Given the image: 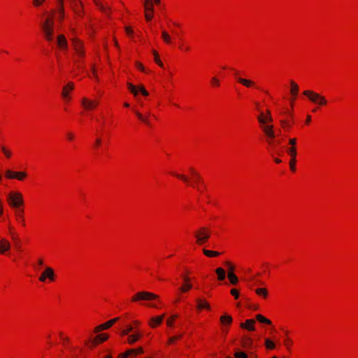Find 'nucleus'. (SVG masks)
Wrapping results in <instances>:
<instances>
[{"label": "nucleus", "mask_w": 358, "mask_h": 358, "mask_svg": "<svg viewBox=\"0 0 358 358\" xmlns=\"http://www.w3.org/2000/svg\"><path fill=\"white\" fill-rule=\"evenodd\" d=\"M231 294L234 296L235 299H238L239 296L238 291L236 289H231Z\"/></svg>", "instance_id": "50"}, {"label": "nucleus", "mask_w": 358, "mask_h": 358, "mask_svg": "<svg viewBox=\"0 0 358 358\" xmlns=\"http://www.w3.org/2000/svg\"><path fill=\"white\" fill-rule=\"evenodd\" d=\"M178 317L177 315H173V316H171V317L168 318L167 320H166V324L169 327H172L173 326V320Z\"/></svg>", "instance_id": "46"}, {"label": "nucleus", "mask_w": 358, "mask_h": 358, "mask_svg": "<svg viewBox=\"0 0 358 358\" xmlns=\"http://www.w3.org/2000/svg\"><path fill=\"white\" fill-rule=\"evenodd\" d=\"M6 176L9 179H14L15 178V172L10 170H7L6 171Z\"/></svg>", "instance_id": "44"}, {"label": "nucleus", "mask_w": 358, "mask_h": 358, "mask_svg": "<svg viewBox=\"0 0 358 358\" xmlns=\"http://www.w3.org/2000/svg\"><path fill=\"white\" fill-rule=\"evenodd\" d=\"M212 83L215 85V86H218L220 84L219 80L216 77H213L211 79Z\"/></svg>", "instance_id": "54"}, {"label": "nucleus", "mask_w": 358, "mask_h": 358, "mask_svg": "<svg viewBox=\"0 0 358 358\" xmlns=\"http://www.w3.org/2000/svg\"><path fill=\"white\" fill-rule=\"evenodd\" d=\"M226 266H227V273H234L235 267L230 262H225Z\"/></svg>", "instance_id": "40"}, {"label": "nucleus", "mask_w": 358, "mask_h": 358, "mask_svg": "<svg viewBox=\"0 0 358 358\" xmlns=\"http://www.w3.org/2000/svg\"><path fill=\"white\" fill-rule=\"evenodd\" d=\"M154 57H155V62L161 67H163V63L161 62L159 57V55L156 51H153Z\"/></svg>", "instance_id": "43"}, {"label": "nucleus", "mask_w": 358, "mask_h": 358, "mask_svg": "<svg viewBox=\"0 0 358 358\" xmlns=\"http://www.w3.org/2000/svg\"><path fill=\"white\" fill-rule=\"evenodd\" d=\"M141 337V334L139 333H135L132 335L129 336L128 337V343L129 344H133L136 342Z\"/></svg>", "instance_id": "26"}, {"label": "nucleus", "mask_w": 358, "mask_h": 358, "mask_svg": "<svg viewBox=\"0 0 358 358\" xmlns=\"http://www.w3.org/2000/svg\"><path fill=\"white\" fill-rule=\"evenodd\" d=\"M73 45L74 49H75L77 55L80 57H84L85 52H84V50L83 49V45H82L81 42L79 40H78V39H73Z\"/></svg>", "instance_id": "14"}, {"label": "nucleus", "mask_w": 358, "mask_h": 358, "mask_svg": "<svg viewBox=\"0 0 358 358\" xmlns=\"http://www.w3.org/2000/svg\"><path fill=\"white\" fill-rule=\"evenodd\" d=\"M136 67L139 69L141 71L145 72V69L141 63L136 62Z\"/></svg>", "instance_id": "56"}, {"label": "nucleus", "mask_w": 358, "mask_h": 358, "mask_svg": "<svg viewBox=\"0 0 358 358\" xmlns=\"http://www.w3.org/2000/svg\"><path fill=\"white\" fill-rule=\"evenodd\" d=\"M196 302H197V308L199 309H202V308H206L208 310L210 309V305L206 301H204L200 299H198L196 300Z\"/></svg>", "instance_id": "27"}, {"label": "nucleus", "mask_w": 358, "mask_h": 358, "mask_svg": "<svg viewBox=\"0 0 358 358\" xmlns=\"http://www.w3.org/2000/svg\"><path fill=\"white\" fill-rule=\"evenodd\" d=\"M255 323V321L254 320H246L244 323H241L240 324L241 327L243 329H246L249 331H254L255 327L254 324Z\"/></svg>", "instance_id": "19"}, {"label": "nucleus", "mask_w": 358, "mask_h": 358, "mask_svg": "<svg viewBox=\"0 0 358 358\" xmlns=\"http://www.w3.org/2000/svg\"><path fill=\"white\" fill-rule=\"evenodd\" d=\"M181 336H182V335H178V336H176L171 337V338H169L168 343H169V344L173 343V342H175L177 339H178V338H181Z\"/></svg>", "instance_id": "49"}, {"label": "nucleus", "mask_w": 358, "mask_h": 358, "mask_svg": "<svg viewBox=\"0 0 358 358\" xmlns=\"http://www.w3.org/2000/svg\"><path fill=\"white\" fill-rule=\"evenodd\" d=\"M128 88L130 90V92L134 95L136 96L138 93V89L136 86L131 83H128Z\"/></svg>", "instance_id": "38"}, {"label": "nucleus", "mask_w": 358, "mask_h": 358, "mask_svg": "<svg viewBox=\"0 0 358 358\" xmlns=\"http://www.w3.org/2000/svg\"><path fill=\"white\" fill-rule=\"evenodd\" d=\"M101 138H96V141H95V143H96V146H98L101 144Z\"/></svg>", "instance_id": "61"}, {"label": "nucleus", "mask_w": 358, "mask_h": 358, "mask_svg": "<svg viewBox=\"0 0 358 358\" xmlns=\"http://www.w3.org/2000/svg\"><path fill=\"white\" fill-rule=\"evenodd\" d=\"M57 43L59 48L66 50L68 48V43L66 37L63 34L57 36Z\"/></svg>", "instance_id": "15"}, {"label": "nucleus", "mask_w": 358, "mask_h": 358, "mask_svg": "<svg viewBox=\"0 0 358 358\" xmlns=\"http://www.w3.org/2000/svg\"><path fill=\"white\" fill-rule=\"evenodd\" d=\"M12 238H13V240L15 242H18V238H17V236H16V235L13 234V235H12Z\"/></svg>", "instance_id": "63"}, {"label": "nucleus", "mask_w": 358, "mask_h": 358, "mask_svg": "<svg viewBox=\"0 0 358 358\" xmlns=\"http://www.w3.org/2000/svg\"><path fill=\"white\" fill-rule=\"evenodd\" d=\"M266 113V116H264L262 113L259 115L257 119L261 124H266L267 122H271L273 121V118L271 115V112L269 110H267Z\"/></svg>", "instance_id": "17"}, {"label": "nucleus", "mask_w": 358, "mask_h": 358, "mask_svg": "<svg viewBox=\"0 0 358 358\" xmlns=\"http://www.w3.org/2000/svg\"><path fill=\"white\" fill-rule=\"evenodd\" d=\"M195 238L198 245H203L209 239L210 231L207 227H201L195 232Z\"/></svg>", "instance_id": "4"}, {"label": "nucleus", "mask_w": 358, "mask_h": 358, "mask_svg": "<svg viewBox=\"0 0 358 358\" xmlns=\"http://www.w3.org/2000/svg\"><path fill=\"white\" fill-rule=\"evenodd\" d=\"M22 213H23V210H17L16 212V215L17 217L18 221L20 222H21L22 225H24V220Z\"/></svg>", "instance_id": "39"}, {"label": "nucleus", "mask_w": 358, "mask_h": 358, "mask_svg": "<svg viewBox=\"0 0 358 358\" xmlns=\"http://www.w3.org/2000/svg\"><path fill=\"white\" fill-rule=\"evenodd\" d=\"M95 4L97 8L106 15H109L110 6L106 3L101 1V0H94Z\"/></svg>", "instance_id": "12"}, {"label": "nucleus", "mask_w": 358, "mask_h": 358, "mask_svg": "<svg viewBox=\"0 0 358 358\" xmlns=\"http://www.w3.org/2000/svg\"><path fill=\"white\" fill-rule=\"evenodd\" d=\"M203 252L205 255H206L207 257H217L220 255V253L219 252L208 250L206 249H203Z\"/></svg>", "instance_id": "30"}, {"label": "nucleus", "mask_w": 358, "mask_h": 358, "mask_svg": "<svg viewBox=\"0 0 358 358\" xmlns=\"http://www.w3.org/2000/svg\"><path fill=\"white\" fill-rule=\"evenodd\" d=\"M227 277L231 284L235 285L238 282V278L234 273H227Z\"/></svg>", "instance_id": "31"}, {"label": "nucleus", "mask_w": 358, "mask_h": 358, "mask_svg": "<svg viewBox=\"0 0 358 358\" xmlns=\"http://www.w3.org/2000/svg\"><path fill=\"white\" fill-rule=\"evenodd\" d=\"M158 296L148 292H139L136 293L131 299V301L134 302L143 300V301H150L154 299H157Z\"/></svg>", "instance_id": "5"}, {"label": "nucleus", "mask_w": 358, "mask_h": 358, "mask_svg": "<svg viewBox=\"0 0 358 358\" xmlns=\"http://www.w3.org/2000/svg\"><path fill=\"white\" fill-rule=\"evenodd\" d=\"M135 113H136V116L138 117V118L141 121H142L143 122L145 123V124H146L147 125H148V126H150V125H151V124H150V121L148 120V117H145V116H143L141 113H139V112H138V111H136Z\"/></svg>", "instance_id": "32"}, {"label": "nucleus", "mask_w": 358, "mask_h": 358, "mask_svg": "<svg viewBox=\"0 0 358 358\" xmlns=\"http://www.w3.org/2000/svg\"><path fill=\"white\" fill-rule=\"evenodd\" d=\"M236 358H248V355L244 352H236L234 354Z\"/></svg>", "instance_id": "45"}, {"label": "nucleus", "mask_w": 358, "mask_h": 358, "mask_svg": "<svg viewBox=\"0 0 358 358\" xmlns=\"http://www.w3.org/2000/svg\"><path fill=\"white\" fill-rule=\"evenodd\" d=\"M133 331V327L131 325H128L127 329L122 330L120 333L122 336L128 335L130 332Z\"/></svg>", "instance_id": "42"}, {"label": "nucleus", "mask_w": 358, "mask_h": 358, "mask_svg": "<svg viewBox=\"0 0 358 358\" xmlns=\"http://www.w3.org/2000/svg\"><path fill=\"white\" fill-rule=\"evenodd\" d=\"M255 292L257 294L264 297H266L268 294V292L265 288H257L255 289Z\"/></svg>", "instance_id": "36"}, {"label": "nucleus", "mask_w": 358, "mask_h": 358, "mask_svg": "<svg viewBox=\"0 0 358 358\" xmlns=\"http://www.w3.org/2000/svg\"><path fill=\"white\" fill-rule=\"evenodd\" d=\"M265 345L269 350H273L275 347V343L269 338H265Z\"/></svg>", "instance_id": "35"}, {"label": "nucleus", "mask_w": 358, "mask_h": 358, "mask_svg": "<svg viewBox=\"0 0 358 358\" xmlns=\"http://www.w3.org/2000/svg\"><path fill=\"white\" fill-rule=\"evenodd\" d=\"M291 343H292V341H291L289 338H287V339H285V344L287 347H289V345Z\"/></svg>", "instance_id": "59"}, {"label": "nucleus", "mask_w": 358, "mask_h": 358, "mask_svg": "<svg viewBox=\"0 0 358 358\" xmlns=\"http://www.w3.org/2000/svg\"><path fill=\"white\" fill-rule=\"evenodd\" d=\"M143 352V350L141 347H139L137 349H129L126 351L124 353L120 355V358H127L129 356L132 355L133 357L136 356L138 354H142Z\"/></svg>", "instance_id": "11"}, {"label": "nucleus", "mask_w": 358, "mask_h": 358, "mask_svg": "<svg viewBox=\"0 0 358 358\" xmlns=\"http://www.w3.org/2000/svg\"><path fill=\"white\" fill-rule=\"evenodd\" d=\"M280 124L283 128H289L291 127L290 123L286 120H281Z\"/></svg>", "instance_id": "48"}, {"label": "nucleus", "mask_w": 358, "mask_h": 358, "mask_svg": "<svg viewBox=\"0 0 358 358\" xmlns=\"http://www.w3.org/2000/svg\"><path fill=\"white\" fill-rule=\"evenodd\" d=\"M290 85H291L290 92L294 96H296L299 92V86L295 82H294L292 80L290 82Z\"/></svg>", "instance_id": "28"}, {"label": "nucleus", "mask_w": 358, "mask_h": 358, "mask_svg": "<svg viewBox=\"0 0 358 358\" xmlns=\"http://www.w3.org/2000/svg\"><path fill=\"white\" fill-rule=\"evenodd\" d=\"M119 320H120L119 317H115V318H113V319L106 322V323L100 324L95 327L94 331L99 332L102 330L107 329L110 328V327H112Z\"/></svg>", "instance_id": "10"}, {"label": "nucleus", "mask_w": 358, "mask_h": 358, "mask_svg": "<svg viewBox=\"0 0 358 358\" xmlns=\"http://www.w3.org/2000/svg\"><path fill=\"white\" fill-rule=\"evenodd\" d=\"M27 176L25 172H15V178L19 180H22Z\"/></svg>", "instance_id": "41"}, {"label": "nucleus", "mask_w": 358, "mask_h": 358, "mask_svg": "<svg viewBox=\"0 0 358 358\" xmlns=\"http://www.w3.org/2000/svg\"><path fill=\"white\" fill-rule=\"evenodd\" d=\"M215 273L217 275V279L219 280L222 281L225 279L226 272L222 268L219 267V268H216Z\"/></svg>", "instance_id": "25"}, {"label": "nucleus", "mask_w": 358, "mask_h": 358, "mask_svg": "<svg viewBox=\"0 0 358 358\" xmlns=\"http://www.w3.org/2000/svg\"><path fill=\"white\" fill-rule=\"evenodd\" d=\"M82 104L86 109H92L95 108L99 104V102L96 101H90L86 98H83Z\"/></svg>", "instance_id": "18"}, {"label": "nucleus", "mask_w": 358, "mask_h": 358, "mask_svg": "<svg viewBox=\"0 0 358 358\" xmlns=\"http://www.w3.org/2000/svg\"><path fill=\"white\" fill-rule=\"evenodd\" d=\"M175 176H177L178 178L182 180L184 182H188L187 177H186L184 175H179V174H178V175H175Z\"/></svg>", "instance_id": "53"}, {"label": "nucleus", "mask_w": 358, "mask_h": 358, "mask_svg": "<svg viewBox=\"0 0 358 358\" xmlns=\"http://www.w3.org/2000/svg\"><path fill=\"white\" fill-rule=\"evenodd\" d=\"M288 152L291 156V159L289 162L290 169L292 171H295V163H296V150L294 147H292L289 148Z\"/></svg>", "instance_id": "13"}, {"label": "nucleus", "mask_w": 358, "mask_h": 358, "mask_svg": "<svg viewBox=\"0 0 358 358\" xmlns=\"http://www.w3.org/2000/svg\"><path fill=\"white\" fill-rule=\"evenodd\" d=\"M192 173L195 176L196 181L199 182L201 180L200 176L196 173L193 169H191Z\"/></svg>", "instance_id": "55"}, {"label": "nucleus", "mask_w": 358, "mask_h": 358, "mask_svg": "<svg viewBox=\"0 0 358 358\" xmlns=\"http://www.w3.org/2000/svg\"><path fill=\"white\" fill-rule=\"evenodd\" d=\"M108 336L107 334H101L98 335L95 338L94 342L95 344L97 342H103V341H106L108 339Z\"/></svg>", "instance_id": "33"}, {"label": "nucleus", "mask_w": 358, "mask_h": 358, "mask_svg": "<svg viewBox=\"0 0 358 358\" xmlns=\"http://www.w3.org/2000/svg\"><path fill=\"white\" fill-rule=\"evenodd\" d=\"M159 4L160 0H145L144 2V10H145V17L147 21H150L155 19L154 17V4Z\"/></svg>", "instance_id": "3"}, {"label": "nucleus", "mask_w": 358, "mask_h": 358, "mask_svg": "<svg viewBox=\"0 0 358 358\" xmlns=\"http://www.w3.org/2000/svg\"><path fill=\"white\" fill-rule=\"evenodd\" d=\"M289 144L292 145V147H294L296 145V139L295 138H291L289 141Z\"/></svg>", "instance_id": "58"}, {"label": "nucleus", "mask_w": 358, "mask_h": 358, "mask_svg": "<svg viewBox=\"0 0 358 358\" xmlns=\"http://www.w3.org/2000/svg\"><path fill=\"white\" fill-rule=\"evenodd\" d=\"M47 278H49L50 280H54L55 279V273L54 271L50 267H46L43 273L39 278V280L41 282H45Z\"/></svg>", "instance_id": "9"}, {"label": "nucleus", "mask_w": 358, "mask_h": 358, "mask_svg": "<svg viewBox=\"0 0 358 358\" xmlns=\"http://www.w3.org/2000/svg\"><path fill=\"white\" fill-rule=\"evenodd\" d=\"M1 150L3 151V152L4 153V155L7 157H10V155H11V153L10 151H8L5 147H2L1 148Z\"/></svg>", "instance_id": "51"}, {"label": "nucleus", "mask_w": 358, "mask_h": 358, "mask_svg": "<svg viewBox=\"0 0 358 358\" xmlns=\"http://www.w3.org/2000/svg\"><path fill=\"white\" fill-rule=\"evenodd\" d=\"M141 94L144 96H148V91L145 90V89H143V90H141Z\"/></svg>", "instance_id": "60"}, {"label": "nucleus", "mask_w": 358, "mask_h": 358, "mask_svg": "<svg viewBox=\"0 0 358 358\" xmlns=\"http://www.w3.org/2000/svg\"><path fill=\"white\" fill-rule=\"evenodd\" d=\"M71 6L74 11L79 15L80 14V7L82 6V3L80 0H71Z\"/></svg>", "instance_id": "24"}, {"label": "nucleus", "mask_w": 358, "mask_h": 358, "mask_svg": "<svg viewBox=\"0 0 358 358\" xmlns=\"http://www.w3.org/2000/svg\"><path fill=\"white\" fill-rule=\"evenodd\" d=\"M73 87L74 86L73 83H69L63 87L62 96L65 100L69 101L70 99L69 92L73 90Z\"/></svg>", "instance_id": "16"}, {"label": "nucleus", "mask_w": 358, "mask_h": 358, "mask_svg": "<svg viewBox=\"0 0 358 358\" xmlns=\"http://www.w3.org/2000/svg\"><path fill=\"white\" fill-rule=\"evenodd\" d=\"M310 120H311V117H310V115H308V116H307V118H306V122L307 124H308V123L310 122Z\"/></svg>", "instance_id": "64"}, {"label": "nucleus", "mask_w": 358, "mask_h": 358, "mask_svg": "<svg viewBox=\"0 0 358 358\" xmlns=\"http://www.w3.org/2000/svg\"><path fill=\"white\" fill-rule=\"evenodd\" d=\"M10 248V244L6 239L2 238L0 240V254H3L9 250Z\"/></svg>", "instance_id": "20"}, {"label": "nucleus", "mask_w": 358, "mask_h": 358, "mask_svg": "<svg viewBox=\"0 0 358 358\" xmlns=\"http://www.w3.org/2000/svg\"><path fill=\"white\" fill-rule=\"evenodd\" d=\"M55 30L53 24H42L41 26V31L43 34L45 38L48 41L53 40Z\"/></svg>", "instance_id": "6"}, {"label": "nucleus", "mask_w": 358, "mask_h": 358, "mask_svg": "<svg viewBox=\"0 0 358 358\" xmlns=\"http://www.w3.org/2000/svg\"><path fill=\"white\" fill-rule=\"evenodd\" d=\"M162 38L164 39V41L166 43H169L170 42V36L166 32V31H163L162 32Z\"/></svg>", "instance_id": "47"}, {"label": "nucleus", "mask_w": 358, "mask_h": 358, "mask_svg": "<svg viewBox=\"0 0 358 358\" xmlns=\"http://www.w3.org/2000/svg\"><path fill=\"white\" fill-rule=\"evenodd\" d=\"M232 317L228 315H224L220 317V322L223 326H229L232 322Z\"/></svg>", "instance_id": "23"}, {"label": "nucleus", "mask_w": 358, "mask_h": 358, "mask_svg": "<svg viewBox=\"0 0 358 358\" xmlns=\"http://www.w3.org/2000/svg\"><path fill=\"white\" fill-rule=\"evenodd\" d=\"M67 137H68V138H69V140H72V139H73V134H71V133H68V134H67Z\"/></svg>", "instance_id": "62"}, {"label": "nucleus", "mask_w": 358, "mask_h": 358, "mask_svg": "<svg viewBox=\"0 0 358 358\" xmlns=\"http://www.w3.org/2000/svg\"><path fill=\"white\" fill-rule=\"evenodd\" d=\"M243 345L245 348H252V340L250 337L243 339Z\"/></svg>", "instance_id": "29"}, {"label": "nucleus", "mask_w": 358, "mask_h": 358, "mask_svg": "<svg viewBox=\"0 0 358 358\" xmlns=\"http://www.w3.org/2000/svg\"><path fill=\"white\" fill-rule=\"evenodd\" d=\"M164 317V315L152 317L150 322V325L152 327H155L157 325L160 324L162 322Z\"/></svg>", "instance_id": "22"}, {"label": "nucleus", "mask_w": 358, "mask_h": 358, "mask_svg": "<svg viewBox=\"0 0 358 358\" xmlns=\"http://www.w3.org/2000/svg\"><path fill=\"white\" fill-rule=\"evenodd\" d=\"M262 128L268 138L267 141L269 144L272 143V140L275 138V135L273 131V126L272 124H262Z\"/></svg>", "instance_id": "8"}, {"label": "nucleus", "mask_w": 358, "mask_h": 358, "mask_svg": "<svg viewBox=\"0 0 358 358\" xmlns=\"http://www.w3.org/2000/svg\"><path fill=\"white\" fill-rule=\"evenodd\" d=\"M64 17L63 0H57V10L47 12V18L45 22H52L53 20H62L64 19Z\"/></svg>", "instance_id": "1"}, {"label": "nucleus", "mask_w": 358, "mask_h": 358, "mask_svg": "<svg viewBox=\"0 0 358 358\" xmlns=\"http://www.w3.org/2000/svg\"><path fill=\"white\" fill-rule=\"evenodd\" d=\"M45 1V0H34L33 1V4L35 6H41L43 2Z\"/></svg>", "instance_id": "52"}, {"label": "nucleus", "mask_w": 358, "mask_h": 358, "mask_svg": "<svg viewBox=\"0 0 358 358\" xmlns=\"http://www.w3.org/2000/svg\"><path fill=\"white\" fill-rule=\"evenodd\" d=\"M8 202L11 207L17 208L22 205L23 199L20 193L9 194L8 196Z\"/></svg>", "instance_id": "7"}, {"label": "nucleus", "mask_w": 358, "mask_h": 358, "mask_svg": "<svg viewBox=\"0 0 358 358\" xmlns=\"http://www.w3.org/2000/svg\"><path fill=\"white\" fill-rule=\"evenodd\" d=\"M192 287V285L189 282H185L180 288V291L182 292H186Z\"/></svg>", "instance_id": "37"}, {"label": "nucleus", "mask_w": 358, "mask_h": 358, "mask_svg": "<svg viewBox=\"0 0 358 358\" xmlns=\"http://www.w3.org/2000/svg\"><path fill=\"white\" fill-rule=\"evenodd\" d=\"M125 31L129 36H131L133 34V31L129 27H125Z\"/></svg>", "instance_id": "57"}, {"label": "nucleus", "mask_w": 358, "mask_h": 358, "mask_svg": "<svg viewBox=\"0 0 358 358\" xmlns=\"http://www.w3.org/2000/svg\"><path fill=\"white\" fill-rule=\"evenodd\" d=\"M256 319L257 321H259V322H262V323H265L267 324H271V322L270 320L266 318L265 317H264L263 315H262L260 314L256 315Z\"/></svg>", "instance_id": "34"}, {"label": "nucleus", "mask_w": 358, "mask_h": 358, "mask_svg": "<svg viewBox=\"0 0 358 358\" xmlns=\"http://www.w3.org/2000/svg\"><path fill=\"white\" fill-rule=\"evenodd\" d=\"M235 76H236L237 81L238 83H240L241 84H242L243 85H244L247 87L255 86V83L252 80L238 77L237 73H235Z\"/></svg>", "instance_id": "21"}, {"label": "nucleus", "mask_w": 358, "mask_h": 358, "mask_svg": "<svg viewBox=\"0 0 358 358\" xmlns=\"http://www.w3.org/2000/svg\"><path fill=\"white\" fill-rule=\"evenodd\" d=\"M303 94L306 96L311 102L317 105L324 106L327 103V101L324 96L313 91L306 90L303 92Z\"/></svg>", "instance_id": "2"}]
</instances>
